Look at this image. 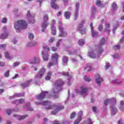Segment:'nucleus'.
Wrapping results in <instances>:
<instances>
[{"mask_svg": "<svg viewBox=\"0 0 124 124\" xmlns=\"http://www.w3.org/2000/svg\"><path fill=\"white\" fill-rule=\"evenodd\" d=\"M39 104H41L42 105H46L48 106L46 108V110H51V109H54L53 111L51 112V115H56L57 113L60 111V110H62L64 107L61 105L60 104L56 105H51V103L48 101H45L42 103H39Z\"/></svg>", "mask_w": 124, "mask_h": 124, "instance_id": "obj_1", "label": "nucleus"}, {"mask_svg": "<svg viewBox=\"0 0 124 124\" xmlns=\"http://www.w3.org/2000/svg\"><path fill=\"white\" fill-rule=\"evenodd\" d=\"M64 85V81L61 79H58L54 83V88L52 90L53 94H56L60 93L62 90V86Z\"/></svg>", "mask_w": 124, "mask_h": 124, "instance_id": "obj_2", "label": "nucleus"}, {"mask_svg": "<svg viewBox=\"0 0 124 124\" xmlns=\"http://www.w3.org/2000/svg\"><path fill=\"white\" fill-rule=\"evenodd\" d=\"M28 28V23L25 20H18L15 23V29L17 32L20 31V29L26 30Z\"/></svg>", "mask_w": 124, "mask_h": 124, "instance_id": "obj_3", "label": "nucleus"}, {"mask_svg": "<svg viewBox=\"0 0 124 124\" xmlns=\"http://www.w3.org/2000/svg\"><path fill=\"white\" fill-rule=\"evenodd\" d=\"M105 44V39L102 38L101 39L100 43L96 46V49L94 51V53H96L97 55H100V54H102L103 53V47H102V46Z\"/></svg>", "mask_w": 124, "mask_h": 124, "instance_id": "obj_4", "label": "nucleus"}, {"mask_svg": "<svg viewBox=\"0 0 124 124\" xmlns=\"http://www.w3.org/2000/svg\"><path fill=\"white\" fill-rule=\"evenodd\" d=\"M48 20H49V17H48V15H44L42 24V28L43 29H42V32L45 31V30H46L47 27H48V26H49V22H48Z\"/></svg>", "mask_w": 124, "mask_h": 124, "instance_id": "obj_5", "label": "nucleus"}, {"mask_svg": "<svg viewBox=\"0 0 124 124\" xmlns=\"http://www.w3.org/2000/svg\"><path fill=\"white\" fill-rule=\"evenodd\" d=\"M84 24H85V20H82L81 22L78 24V27L77 28L78 31H80L81 34H86L87 32V29L84 28Z\"/></svg>", "mask_w": 124, "mask_h": 124, "instance_id": "obj_6", "label": "nucleus"}, {"mask_svg": "<svg viewBox=\"0 0 124 124\" xmlns=\"http://www.w3.org/2000/svg\"><path fill=\"white\" fill-rule=\"evenodd\" d=\"M51 58L52 60H55V63H52V62H49L47 64V67H51V66L53 65H55L56 63H58V59H59V54L57 53H55L52 55Z\"/></svg>", "mask_w": 124, "mask_h": 124, "instance_id": "obj_7", "label": "nucleus"}, {"mask_svg": "<svg viewBox=\"0 0 124 124\" xmlns=\"http://www.w3.org/2000/svg\"><path fill=\"white\" fill-rule=\"evenodd\" d=\"M58 30L60 32H61V33L59 34V37H65V36H67V32L64 31V29L62 25H59Z\"/></svg>", "mask_w": 124, "mask_h": 124, "instance_id": "obj_8", "label": "nucleus"}, {"mask_svg": "<svg viewBox=\"0 0 124 124\" xmlns=\"http://www.w3.org/2000/svg\"><path fill=\"white\" fill-rule=\"evenodd\" d=\"M48 92H43L37 96V99L38 100H43L47 95H48Z\"/></svg>", "mask_w": 124, "mask_h": 124, "instance_id": "obj_9", "label": "nucleus"}, {"mask_svg": "<svg viewBox=\"0 0 124 124\" xmlns=\"http://www.w3.org/2000/svg\"><path fill=\"white\" fill-rule=\"evenodd\" d=\"M110 23L108 22H106L105 24V29L104 30V32H107L108 34H110Z\"/></svg>", "mask_w": 124, "mask_h": 124, "instance_id": "obj_10", "label": "nucleus"}, {"mask_svg": "<svg viewBox=\"0 0 124 124\" xmlns=\"http://www.w3.org/2000/svg\"><path fill=\"white\" fill-rule=\"evenodd\" d=\"M110 101H111L113 102V103H114L115 104H116V98H113L111 99H107L106 100H105L104 101V103L105 105V106H107L108 105V103H109V102H110Z\"/></svg>", "mask_w": 124, "mask_h": 124, "instance_id": "obj_11", "label": "nucleus"}, {"mask_svg": "<svg viewBox=\"0 0 124 124\" xmlns=\"http://www.w3.org/2000/svg\"><path fill=\"white\" fill-rule=\"evenodd\" d=\"M93 22H91L90 24V27L91 29V31H92V36H93V37H95V36H97L98 34V32L96 31H93Z\"/></svg>", "mask_w": 124, "mask_h": 124, "instance_id": "obj_12", "label": "nucleus"}, {"mask_svg": "<svg viewBox=\"0 0 124 124\" xmlns=\"http://www.w3.org/2000/svg\"><path fill=\"white\" fill-rule=\"evenodd\" d=\"M45 69L44 68H42L39 71V73L38 76H37V78H38L39 79H41V77L43 76L44 75V73H45Z\"/></svg>", "mask_w": 124, "mask_h": 124, "instance_id": "obj_13", "label": "nucleus"}, {"mask_svg": "<svg viewBox=\"0 0 124 124\" xmlns=\"http://www.w3.org/2000/svg\"><path fill=\"white\" fill-rule=\"evenodd\" d=\"M27 17L30 20V21L28 20V23H32V24H33V23H34V19L31 18V13H30V11L28 12Z\"/></svg>", "mask_w": 124, "mask_h": 124, "instance_id": "obj_14", "label": "nucleus"}, {"mask_svg": "<svg viewBox=\"0 0 124 124\" xmlns=\"http://www.w3.org/2000/svg\"><path fill=\"white\" fill-rule=\"evenodd\" d=\"M87 92H88V89H87V88L85 87V86H84L81 87L80 92H79L80 94H83V93H86Z\"/></svg>", "mask_w": 124, "mask_h": 124, "instance_id": "obj_15", "label": "nucleus"}, {"mask_svg": "<svg viewBox=\"0 0 124 124\" xmlns=\"http://www.w3.org/2000/svg\"><path fill=\"white\" fill-rule=\"evenodd\" d=\"M31 82V80H27L25 83H21L20 85L23 88H27V87L29 86Z\"/></svg>", "mask_w": 124, "mask_h": 124, "instance_id": "obj_16", "label": "nucleus"}, {"mask_svg": "<svg viewBox=\"0 0 124 124\" xmlns=\"http://www.w3.org/2000/svg\"><path fill=\"white\" fill-rule=\"evenodd\" d=\"M64 16L66 19H70L71 16V12L65 11L64 12Z\"/></svg>", "mask_w": 124, "mask_h": 124, "instance_id": "obj_17", "label": "nucleus"}, {"mask_svg": "<svg viewBox=\"0 0 124 124\" xmlns=\"http://www.w3.org/2000/svg\"><path fill=\"white\" fill-rule=\"evenodd\" d=\"M51 34L52 35H56L57 34V29L54 25H52L51 27Z\"/></svg>", "mask_w": 124, "mask_h": 124, "instance_id": "obj_18", "label": "nucleus"}, {"mask_svg": "<svg viewBox=\"0 0 124 124\" xmlns=\"http://www.w3.org/2000/svg\"><path fill=\"white\" fill-rule=\"evenodd\" d=\"M37 45V43L36 41H33L31 43H28L27 45V47H32Z\"/></svg>", "mask_w": 124, "mask_h": 124, "instance_id": "obj_19", "label": "nucleus"}, {"mask_svg": "<svg viewBox=\"0 0 124 124\" xmlns=\"http://www.w3.org/2000/svg\"><path fill=\"white\" fill-rule=\"evenodd\" d=\"M98 77L96 78V83L97 84H100L101 82L103 81V79H102V78L100 77V75H97Z\"/></svg>", "mask_w": 124, "mask_h": 124, "instance_id": "obj_20", "label": "nucleus"}, {"mask_svg": "<svg viewBox=\"0 0 124 124\" xmlns=\"http://www.w3.org/2000/svg\"><path fill=\"white\" fill-rule=\"evenodd\" d=\"M40 62V59L34 57L31 63H39Z\"/></svg>", "mask_w": 124, "mask_h": 124, "instance_id": "obj_21", "label": "nucleus"}, {"mask_svg": "<svg viewBox=\"0 0 124 124\" xmlns=\"http://www.w3.org/2000/svg\"><path fill=\"white\" fill-rule=\"evenodd\" d=\"M111 109L112 115H115L116 113H117V111H118V109H117V108L114 107V106H111Z\"/></svg>", "mask_w": 124, "mask_h": 124, "instance_id": "obj_22", "label": "nucleus"}, {"mask_svg": "<svg viewBox=\"0 0 124 124\" xmlns=\"http://www.w3.org/2000/svg\"><path fill=\"white\" fill-rule=\"evenodd\" d=\"M111 8L112 10H113V11H115L116 10H117L118 6H117V4H116V3L115 2L112 3V4H111Z\"/></svg>", "mask_w": 124, "mask_h": 124, "instance_id": "obj_23", "label": "nucleus"}, {"mask_svg": "<svg viewBox=\"0 0 124 124\" xmlns=\"http://www.w3.org/2000/svg\"><path fill=\"white\" fill-rule=\"evenodd\" d=\"M7 36H8L7 33H3L0 36V39H5V38H7Z\"/></svg>", "mask_w": 124, "mask_h": 124, "instance_id": "obj_24", "label": "nucleus"}, {"mask_svg": "<svg viewBox=\"0 0 124 124\" xmlns=\"http://www.w3.org/2000/svg\"><path fill=\"white\" fill-rule=\"evenodd\" d=\"M82 116H83V111H80L78 113V119L79 120V121H81V120H82Z\"/></svg>", "mask_w": 124, "mask_h": 124, "instance_id": "obj_25", "label": "nucleus"}, {"mask_svg": "<svg viewBox=\"0 0 124 124\" xmlns=\"http://www.w3.org/2000/svg\"><path fill=\"white\" fill-rule=\"evenodd\" d=\"M78 17H79V12L76 11L75 12L74 20H75V21H76V20L78 19Z\"/></svg>", "mask_w": 124, "mask_h": 124, "instance_id": "obj_26", "label": "nucleus"}, {"mask_svg": "<svg viewBox=\"0 0 124 124\" xmlns=\"http://www.w3.org/2000/svg\"><path fill=\"white\" fill-rule=\"evenodd\" d=\"M124 101H121L120 102V106L119 107V109L121 111H123L124 109Z\"/></svg>", "mask_w": 124, "mask_h": 124, "instance_id": "obj_27", "label": "nucleus"}, {"mask_svg": "<svg viewBox=\"0 0 124 124\" xmlns=\"http://www.w3.org/2000/svg\"><path fill=\"white\" fill-rule=\"evenodd\" d=\"M50 5L53 9H58V8H59V5H57L56 3L51 4Z\"/></svg>", "mask_w": 124, "mask_h": 124, "instance_id": "obj_28", "label": "nucleus"}, {"mask_svg": "<svg viewBox=\"0 0 124 124\" xmlns=\"http://www.w3.org/2000/svg\"><path fill=\"white\" fill-rule=\"evenodd\" d=\"M62 61L64 63H67L68 62V58L65 56H63Z\"/></svg>", "mask_w": 124, "mask_h": 124, "instance_id": "obj_29", "label": "nucleus"}, {"mask_svg": "<svg viewBox=\"0 0 124 124\" xmlns=\"http://www.w3.org/2000/svg\"><path fill=\"white\" fill-rule=\"evenodd\" d=\"M42 55H43V60L44 61H48L49 60V58H48V56H46L45 53H44V51H42Z\"/></svg>", "mask_w": 124, "mask_h": 124, "instance_id": "obj_30", "label": "nucleus"}, {"mask_svg": "<svg viewBox=\"0 0 124 124\" xmlns=\"http://www.w3.org/2000/svg\"><path fill=\"white\" fill-rule=\"evenodd\" d=\"M4 54H5V58H7V59H9L10 60L12 59V57L10 56V55H9V53H8V52L6 51L4 53Z\"/></svg>", "mask_w": 124, "mask_h": 124, "instance_id": "obj_31", "label": "nucleus"}, {"mask_svg": "<svg viewBox=\"0 0 124 124\" xmlns=\"http://www.w3.org/2000/svg\"><path fill=\"white\" fill-rule=\"evenodd\" d=\"M85 69L86 71H88V72L93 71V68L91 66H87Z\"/></svg>", "mask_w": 124, "mask_h": 124, "instance_id": "obj_32", "label": "nucleus"}, {"mask_svg": "<svg viewBox=\"0 0 124 124\" xmlns=\"http://www.w3.org/2000/svg\"><path fill=\"white\" fill-rule=\"evenodd\" d=\"M78 43L79 45H84V44H85V40L80 39L78 41Z\"/></svg>", "mask_w": 124, "mask_h": 124, "instance_id": "obj_33", "label": "nucleus"}, {"mask_svg": "<svg viewBox=\"0 0 124 124\" xmlns=\"http://www.w3.org/2000/svg\"><path fill=\"white\" fill-rule=\"evenodd\" d=\"M75 116H76V112H73L70 115V119H74L75 118Z\"/></svg>", "mask_w": 124, "mask_h": 124, "instance_id": "obj_34", "label": "nucleus"}, {"mask_svg": "<svg viewBox=\"0 0 124 124\" xmlns=\"http://www.w3.org/2000/svg\"><path fill=\"white\" fill-rule=\"evenodd\" d=\"M28 37L30 40H32L34 37V36L33 35V34L29 33L28 34Z\"/></svg>", "mask_w": 124, "mask_h": 124, "instance_id": "obj_35", "label": "nucleus"}, {"mask_svg": "<svg viewBox=\"0 0 124 124\" xmlns=\"http://www.w3.org/2000/svg\"><path fill=\"white\" fill-rule=\"evenodd\" d=\"M89 56L92 59H94L95 58V54L93 52H90L89 53Z\"/></svg>", "mask_w": 124, "mask_h": 124, "instance_id": "obj_36", "label": "nucleus"}, {"mask_svg": "<svg viewBox=\"0 0 124 124\" xmlns=\"http://www.w3.org/2000/svg\"><path fill=\"white\" fill-rule=\"evenodd\" d=\"M95 4H96V5H97L98 6H101V1H100L99 0H96Z\"/></svg>", "mask_w": 124, "mask_h": 124, "instance_id": "obj_37", "label": "nucleus"}, {"mask_svg": "<svg viewBox=\"0 0 124 124\" xmlns=\"http://www.w3.org/2000/svg\"><path fill=\"white\" fill-rule=\"evenodd\" d=\"M27 117H28V115H24L21 116L20 118H18V120H19V121H21L22 120H24V119H26V118H27Z\"/></svg>", "mask_w": 124, "mask_h": 124, "instance_id": "obj_38", "label": "nucleus"}, {"mask_svg": "<svg viewBox=\"0 0 124 124\" xmlns=\"http://www.w3.org/2000/svg\"><path fill=\"white\" fill-rule=\"evenodd\" d=\"M76 11H78L79 12V7H80V3H77L76 4Z\"/></svg>", "mask_w": 124, "mask_h": 124, "instance_id": "obj_39", "label": "nucleus"}, {"mask_svg": "<svg viewBox=\"0 0 124 124\" xmlns=\"http://www.w3.org/2000/svg\"><path fill=\"white\" fill-rule=\"evenodd\" d=\"M121 46L120 45H116L113 46V50H119Z\"/></svg>", "mask_w": 124, "mask_h": 124, "instance_id": "obj_40", "label": "nucleus"}, {"mask_svg": "<svg viewBox=\"0 0 124 124\" xmlns=\"http://www.w3.org/2000/svg\"><path fill=\"white\" fill-rule=\"evenodd\" d=\"M84 79L85 81H86V82H91V78H90L87 77L86 76H84Z\"/></svg>", "mask_w": 124, "mask_h": 124, "instance_id": "obj_41", "label": "nucleus"}, {"mask_svg": "<svg viewBox=\"0 0 124 124\" xmlns=\"http://www.w3.org/2000/svg\"><path fill=\"white\" fill-rule=\"evenodd\" d=\"M98 31H103V25H102V24H101L98 27Z\"/></svg>", "mask_w": 124, "mask_h": 124, "instance_id": "obj_42", "label": "nucleus"}, {"mask_svg": "<svg viewBox=\"0 0 124 124\" xmlns=\"http://www.w3.org/2000/svg\"><path fill=\"white\" fill-rule=\"evenodd\" d=\"M5 77H9V71H7L4 75Z\"/></svg>", "mask_w": 124, "mask_h": 124, "instance_id": "obj_43", "label": "nucleus"}, {"mask_svg": "<svg viewBox=\"0 0 124 124\" xmlns=\"http://www.w3.org/2000/svg\"><path fill=\"white\" fill-rule=\"evenodd\" d=\"M55 41V38L51 37L49 40V43H53Z\"/></svg>", "mask_w": 124, "mask_h": 124, "instance_id": "obj_44", "label": "nucleus"}, {"mask_svg": "<svg viewBox=\"0 0 124 124\" xmlns=\"http://www.w3.org/2000/svg\"><path fill=\"white\" fill-rule=\"evenodd\" d=\"M19 64H20V63L18 62H16L15 63H14L13 65V66H14V67H16V66H18V65H19Z\"/></svg>", "mask_w": 124, "mask_h": 124, "instance_id": "obj_45", "label": "nucleus"}, {"mask_svg": "<svg viewBox=\"0 0 124 124\" xmlns=\"http://www.w3.org/2000/svg\"><path fill=\"white\" fill-rule=\"evenodd\" d=\"M62 40L60 39L58 41V42L56 44V46L59 47L60 46V44H61V42H62Z\"/></svg>", "mask_w": 124, "mask_h": 124, "instance_id": "obj_46", "label": "nucleus"}, {"mask_svg": "<svg viewBox=\"0 0 124 124\" xmlns=\"http://www.w3.org/2000/svg\"><path fill=\"white\" fill-rule=\"evenodd\" d=\"M7 21V19H6V18L4 17L2 19V20L1 21V22L5 24V23H6V22Z\"/></svg>", "mask_w": 124, "mask_h": 124, "instance_id": "obj_47", "label": "nucleus"}, {"mask_svg": "<svg viewBox=\"0 0 124 124\" xmlns=\"http://www.w3.org/2000/svg\"><path fill=\"white\" fill-rule=\"evenodd\" d=\"M45 51H50V48L48 46H43Z\"/></svg>", "mask_w": 124, "mask_h": 124, "instance_id": "obj_48", "label": "nucleus"}, {"mask_svg": "<svg viewBox=\"0 0 124 124\" xmlns=\"http://www.w3.org/2000/svg\"><path fill=\"white\" fill-rule=\"evenodd\" d=\"M62 75H63L64 76H69L68 72H63L62 73Z\"/></svg>", "mask_w": 124, "mask_h": 124, "instance_id": "obj_49", "label": "nucleus"}, {"mask_svg": "<svg viewBox=\"0 0 124 124\" xmlns=\"http://www.w3.org/2000/svg\"><path fill=\"white\" fill-rule=\"evenodd\" d=\"M80 122H81V120H80L79 119H78V120L74 121V124H78L79 123H80Z\"/></svg>", "mask_w": 124, "mask_h": 124, "instance_id": "obj_50", "label": "nucleus"}, {"mask_svg": "<svg viewBox=\"0 0 124 124\" xmlns=\"http://www.w3.org/2000/svg\"><path fill=\"white\" fill-rule=\"evenodd\" d=\"M51 50L53 52H56L57 50H58V48H56L54 46H53V47H51Z\"/></svg>", "mask_w": 124, "mask_h": 124, "instance_id": "obj_51", "label": "nucleus"}, {"mask_svg": "<svg viewBox=\"0 0 124 124\" xmlns=\"http://www.w3.org/2000/svg\"><path fill=\"white\" fill-rule=\"evenodd\" d=\"M6 114H7V115H10V114H11V110L7 109L6 111Z\"/></svg>", "mask_w": 124, "mask_h": 124, "instance_id": "obj_52", "label": "nucleus"}, {"mask_svg": "<svg viewBox=\"0 0 124 124\" xmlns=\"http://www.w3.org/2000/svg\"><path fill=\"white\" fill-rule=\"evenodd\" d=\"M92 10H93V13H95V12L96 11V8H95V6H93L92 7Z\"/></svg>", "mask_w": 124, "mask_h": 124, "instance_id": "obj_53", "label": "nucleus"}, {"mask_svg": "<svg viewBox=\"0 0 124 124\" xmlns=\"http://www.w3.org/2000/svg\"><path fill=\"white\" fill-rule=\"evenodd\" d=\"M92 110L94 112V113H96V108L95 107H93L92 108Z\"/></svg>", "mask_w": 124, "mask_h": 124, "instance_id": "obj_54", "label": "nucleus"}, {"mask_svg": "<svg viewBox=\"0 0 124 124\" xmlns=\"http://www.w3.org/2000/svg\"><path fill=\"white\" fill-rule=\"evenodd\" d=\"M23 102H24V100L23 99H21L19 100V104H22V103H23Z\"/></svg>", "mask_w": 124, "mask_h": 124, "instance_id": "obj_55", "label": "nucleus"}, {"mask_svg": "<svg viewBox=\"0 0 124 124\" xmlns=\"http://www.w3.org/2000/svg\"><path fill=\"white\" fill-rule=\"evenodd\" d=\"M6 45L5 44H3L0 45V48H5Z\"/></svg>", "mask_w": 124, "mask_h": 124, "instance_id": "obj_56", "label": "nucleus"}, {"mask_svg": "<svg viewBox=\"0 0 124 124\" xmlns=\"http://www.w3.org/2000/svg\"><path fill=\"white\" fill-rule=\"evenodd\" d=\"M13 111H14V112H19V109L17 108H14Z\"/></svg>", "mask_w": 124, "mask_h": 124, "instance_id": "obj_57", "label": "nucleus"}, {"mask_svg": "<svg viewBox=\"0 0 124 124\" xmlns=\"http://www.w3.org/2000/svg\"><path fill=\"white\" fill-rule=\"evenodd\" d=\"M18 76H19V75L18 74H16L15 75V76L12 78V79H16V78H17V77H18Z\"/></svg>", "mask_w": 124, "mask_h": 124, "instance_id": "obj_58", "label": "nucleus"}, {"mask_svg": "<svg viewBox=\"0 0 124 124\" xmlns=\"http://www.w3.org/2000/svg\"><path fill=\"white\" fill-rule=\"evenodd\" d=\"M5 63L3 62H0V66H4Z\"/></svg>", "mask_w": 124, "mask_h": 124, "instance_id": "obj_59", "label": "nucleus"}, {"mask_svg": "<svg viewBox=\"0 0 124 124\" xmlns=\"http://www.w3.org/2000/svg\"><path fill=\"white\" fill-rule=\"evenodd\" d=\"M110 67V64H107L106 65V69H108Z\"/></svg>", "mask_w": 124, "mask_h": 124, "instance_id": "obj_60", "label": "nucleus"}, {"mask_svg": "<svg viewBox=\"0 0 124 124\" xmlns=\"http://www.w3.org/2000/svg\"><path fill=\"white\" fill-rule=\"evenodd\" d=\"M57 1V0H51V4L52 3H56V2Z\"/></svg>", "mask_w": 124, "mask_h": 124, "instance_id": "obj_61", "label": "nucleus"}, {"mask_svg": "<svg viewBox=\"0 0 124 124\" xmlns=\"http://www.w3.org/2000/svg\"><path fill=\"white\" fill-rule=\"evenodd\" d=\"M45 79L46 80H50V79H51V78L50 77V76H47L46 77Z\"/></svg>", "mask_w": 124, "mask_h": 124, "instance_id": "obj_62", "label": "nucleus"}, {"mask_svg": "<svg viewBox=\"0 0 124 124\" xmlns=\"http://www.w3.org/2000/svg\"><path fill=\"white\" fill-rule=\"evenodd\" d=\"M3 92H4L3 89H0V94H1Z\"/></svg>", "mask_w": 124, "mask_h": 124, "instance_id": "obj_63", "label": "nucleus"}, {"mask_svg": "<svg viewBox=\"0 0 124 124\" xmlns=\"http://www.w3.org/2000/svg\"><path fill=\"white\" fill-rule=\"evenodd\" d=\"M88 122H89V124H93V122H91V119L89 118L88 119Z\"/></svg>", "mask_w": 124, "mask_h": 124, "instance_id": "obj_64", "label": "nucleus"}]
</instances>
